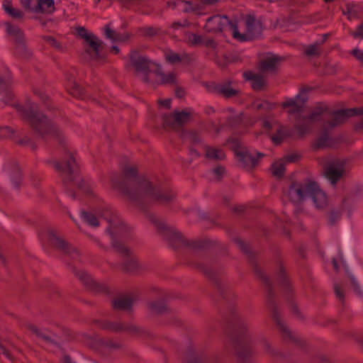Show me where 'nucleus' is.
Listing matches in <instances>:
<instances>
[{
  "label": "nucleus",
  "mask_w": 363,
  "mask_h": 363,
  "mask_svg": "<svg viewBox=\"0 0 363 363\" xmlns=\"http://www.w3.org/2000/svg\"><path fill=\"white\" fill-rule=\"evenodd\" d=\"M147 306L150 311L156 314L163 313L167 310L166 305L162 301H152Z\"/></svg>",
  "instance_id": "nucleus-43"
},
{
  "label": "nucleus",
  "mask_w": 363,
  "mask_h": 363,
  "mask_svg": "<svg viewBox=\"0 0 363 363\" xmlns=\"http://www.w3.org/2000/svg\"><path fill=\"white\" fill-rule=\"evenodd\" d=\"M330 138L329 137V129L327 128L326 125H323L322 133L316 140L315 148L320 149L330 147Z\"/></svg>",
  "instance_id": "nucleus-36"
},
{
  "label": "nucleus",
  "mask_w": 363,
  "mask_h": 363,
  "mask_svg": "<svg viewBox=\"0 0 363 363\" xmlns=\"http://www.w3.org/2000/svg\"><path fill=\"white\" fill-rule=\"evenodd\" d=\"M244 77L246 80L252 82V87L255 91H261L266 86V81L264 77L260 74L247 72L244 73Z\"/></svg>",
  "instance_id": "nucleus-30"
},
{
  "label": "nucleus",
  "mask_w": 363,
  "mask_h": 363,
  "mask_svg": "<svg viewBox=\"0 0 363 363\" xmlns=\"http://www.w3.org/2000/svg\"><path fill=\"white\" fill-rule=\"evenodd\" d=\"M295 128L298 131V134L301 136H303L310 130L311 125L308 122L304 121L302 123L296 124L295 125Z\"/></svg>",
  "instance_id": "nucleus-52"
},
{
  "label": "nucleus",
  "mask_w": 363,
  "mask_h": 363,
  "mask_svg": "<svg viewBox=\"0 0 363 363\" xmlns=\"http://www.w3.org/2000/svg\"><path fill=\"white\" fill-rule=\"evenodd\" d=\"M334 291L335 294L341 301H344L345 300V294H344V289L342 286L339 284H334Z\"/></svg>",
  "instance_id": "nucleus-55"
},
{
  "label": "nucleus",
  "mask_w": 363,
  "mask_h": 363,
  "mask_svg": "<svg viewBox=\"0 0 363 363\" xmlns=\"http://www.w3.org/2000/svg\"><path fill=\"white\" fill-rule=\"evenodd\" d=\"M70 94L77 98H83L84 96V91L82 86L75 82H73V85L70 87Z\"/></svg>",
  "instance_id": "nucleus-50"
},
{
  "label": "nucleus",
  "mask_w": 363,
  "mask_h": 363,
  "mask_svg": "<svg viewBox=\"0 0 363 363\" xmlns=\"http://www.w3.org/2000/svg\"><path fill=\"white\" fill-rule=\"evenodd\" d=\"M289 196L292 202L299 203L307 197L311 198L315 208L324 209L328 204L325 193L320 189L317 182L307 180L304 182H293L288 190Z\"/></svg>",
  "instance_id": "nucleus-6"
},
{
  "label": "nucleus",
  "mask_w": 363,
  "mask_h": 363,
  "mask_svg": "<svg viewBox=\"0 0 363 363\" xmlns=\"http://www.w3.org/2000/svg\"><path fill=\"white\" fill-rule=\"evenodd\" d=\"M342 214V209L331 208L327 213V222L330 226L335 225L341 219Z\"/></svg>",
  "instance_id": "nucleus-39"
},
{
  "label": "nucleus",
  "mask_w": 363,
  "mask_h": 363,
  "mask_svg": "<svg viewBox=\"0 0 363 363\" xmlns=\"http://www.w3.org/2000/svg\"><path fill=\"white\" fill-rule=\"evenodd\" d=\"M234 242L238 245L239 248L247 255L250 263L253 267L255 274L262 281L267 289V304L272 311V318L276 322L280 331L282 333L283 338L286 341H291L297 345L303 347L304 342L301 338L292 333L291 331L284 325L281 319V316L278 310L277 305L275 301V292L273 289L272 282L270 279L262 272L255 260V254L251 250L250 247L240 238H235Z\"/></svg>",
  "instance_id": "nucleus-3"
},
{
  "label": "nucleus",
  "mask_w": 363,
  "mask_h": 363,
  "mask_svg": "<svg viewBox=\"0 0 363 363\" xmlns=\"http://www.w3.org/2000/svg\"><path fill=\"white\" fill-rule=\"evenodd\" d=\"M206 87L209 92L217 94L225 99L239 98L242 95L238 83L233 80L228 79L220 83L212 82Z\"/></svg>",
  "instance_id": "nucleus-11"
},
{
  "label": "nucleus",
  "mask_w": 363,
  "mask_h": 363,
  "mask_svg": "<svg viewBox=\"0 0 363 363\" xmlns=\"http://www.w3.org/2000/svg\"><path fill=\"white\" fill-rule=\"evenodd\" d=\"M81 216L82 220L89 225L91 227H98L99 225L98 218L92 213L82 211Z\"/></svg>",
  "instance_id": "nucleus-42"
},
{
  "label": "nucleus",
  "mask_w": 363,
  "mask_h": 363,
  "mask_svg": "<svg viewBox=\"0 0 363 363\" xmlns=\"http://www.w3.org/2000/svg\"><path fill=\"white\" fill-rule=\"evenodd\" d=\"M308 88L302 89L301 92L297 94L295 98L287 99L282 103L281 106L284 108H289L288 113L289 114L301 113L308 99L304 94L308 92Z\"/></svg>",
  "instance_id": "nucleus-19"
},
{
  "label": "nucleus",
  "mask_w": 363,
  "mask_h": 363,
  "mask_svg": "<svg viewBox=\"0 0 363 363\" xmlns=\"http://www.w3.org/2000/svg\"><path fill=\"white\" fill-rule=\"evenodd\" d=\"M238 363H255L257 352L251 337L250 324L238 314H233L228 322L227 331Z\"/></svg>",
  "instance_id": "nucleus-4"
},
{
  "label": "nucleus",
  "mask_w": 363,
  "mask_h": 363,
  "mask_svg": "<svg viewBox=\"0 0 363 363\" xmlns=\"http://www.w3.org/2000/svg\"><path fill=\"white\" fill-rule=\"evenodd\" d=\"M11 84L10 72L7 71L4 74L0 72V105L14 107L38 137L44 140L50 138H55L62 143V132L50 119L38 111L35 104L28 103L26 106H23L12 103L14 94L11 89Z\"/></svg>",
  "instance_id": "nucleus-2"
},
{
  "label": "nucleus",
  "mask_w": 363,
  "mask_h": 363,
  "mask_svg": "<svg viewBox=\"0 0 363 363\" xmlns=\"http://www.w3.org/2000/svg\"><path fill=\"white\" fill-rule=\"evenodd\" d=\"M185 361L186 363H218L217 357L209 359L206 357H199L191 350L186 354Z\"/></svg>",
  "instance_id": "nucleus-37"
},
{
  "label": "nucleus",
  "mask_w": 363,
  "mask_h": 363,
  "mask_svg": "<svg viewBox=\"0 0 363 363\" xmlns=\"http://www.w3.org/2000/svg\"><path fill=\"white\" fill-rule=\"evenodd\" d=\"M77 34L79 37L84 39L94 52L93 58L96 60H104L105 55L101 53L104 43L98 38L94 33H88L84 27L79 26L76 28Z\"/></svg>",
  "instance_id": "nucleus-13"
},
{
  "label": "nucleus",
  "mask_w": 363,
  "mask_h": 363,
  "mask_svg": "<svg viewBox=\"0 0 363 363\" xmlns=\"http://www.w3.org/2000/svg\"><path fill=\"white\" fill-rule=\"evenodd\" d=\"M16 132V130L10 126L0 127V138H12L13 140H15Z\"/></svg>",
  "instance_id": "nucleus-44"
},
{
  "label": "nucleus",
  "mask_w": 363,
  "mask_h": 363,
  "mask_svg": "<svg viewBox=\"0 0 363 363\" xmlns=\"http://www.w3.org/2000/svg\"><path fill=\"white\" fill-rule=\"evenodd\" d=\"M228 143L232 144V150L235 152L241 167L251 169L255 168L261 158L264 156L262 152L252 153L247 150H243L240 142L237 138H230Z\"/></svg>",
  "instance_id": "nucleus-10"
},
{
  "label": "nucleus",
  "mask_w": 363,
  "mask_h": 363,
  "mask_svg": "<svg viewBox=\"0 0 363 363\" xmlns=\"http://www.w3.org/2000/svg\"><path fill=\"white\" fill-rule=\"evenodd\" d=\"M313 363H328L329 360L326 356L318 354L313 357L311 360Z\"/></svg>",
  "instance_id": "nucleus-58"
},
{
  "label": "nucleus",
  "mask_w": 363,
  "mask_h": 363,
  "mask_svg": "<svg viewBox=\"0 0 363 363\" xmlns=\"http://www.w3.org/2000/svg\"><path fill=\"white\" fill-rule=\"evenodd\" d=\"M142 35L145 37H153L159 35L161 33L160 28L153 26L144 27L140 29Z\"/></svg>",
  "instance_id": "nucleus-46"
},
{
  "label": "nucleus",
  "mask_w": 363,
  "mask_h": 363,
  "mask_svg": "<svg viewBox=\"0 0 363 363\" xmlns=\"http://www.w3.org/2000/svg\"><path fill=\"white\" fill-rule=\"evenodd\" d=\"M26 327L31 333L43 340L45 342L54 345H59V342L57 341L58 337L54 333H52L48 330L40 329L37 326L32 324H28Z\"/></svg>",
  "instance_id": "nucleus-24"
},
{
  "label": "nucleus",
  "mask_w": 363,
  "mask_h": 363,
  "mask_svg": "<svg viewBox=\"0 0 363 363\" xmlns=\"http://www.w3.org/2000/svg\"><path fill=\"white\" fill-rule=\"evenodd\" d=\"M276 133L274 135H270L269 138L275 145H280L283 140L291 136V131L286 127L280 124L277 125L275 129Z\"/></svg>",
  "instance_id": "nucleus-32"
},
{
  "label": "nucleus",
  "mask_w": 363,
  "mask_h": 363,
  "mask_svg": "<svg viewBox=\"0 0 363 363\" xmlns=\"http://www.w3.org/2000/svg\"><path fill=\"white\" fill-rule=\"evenodd\" d=\"M206 156L215 160H223L225 158V154L222 150L211 147L206 148Z\"/></svg>",
  "instance_id": "nucleus-41"
},
{
  "label": "nucleus",
  "mask_w": 363,
  "mask_h": 363,
  "mask_svg": "<svg viewBox=\"0 0 363 363\" xmlns=\"http://www.w3.org/2000/svg\"><path fill=\"white\" fill-rule=\"evenodd\" d=\"M262 347L264 350L265 352L270 357H278L279 356H281V354L280 352H279L278 351H277L276 350H274L272 347L271 344L267 340H263L262 341Z\"/></svg>",
  "instance_id": "nucleus-45"
},
{
  "label": "nucleus",
  "mask_w": 363,
  "mask_h": 363,
  "mask_svg": "<svg viewBox=\"0 0 363 363\" xmlns=\"http://www.w3.org/2000/svg\"><path fill=\"white\" fill-rule=\"evenodd\" d=\"M133 301L132 298L124 296L113 300L112 306L116 310L129 311L132 308Z\"/></svg>",
  "instance_id": "nucleus-33"
},
{
  "label": "nucleus",
  "mask_w": 363,
  "mask_h": 363,
  "mask_svg": "<svg viewBox=\"0 0 363 363\" xmlns=\"http://www.w3.org/2000/svg\"><path fill=\"white\" fill-rule=\"evenodd\" d=\"M154 73L160 77V84L177 85L178 83L177 74L174 72L164 73L160 64L157 65V68L155 69Z\"/></svg>",
  "instance_id": "nucleus-26"
},
{
  "label": "nucleus",
  "mask_w": 363,
  "mask_h": 363,
  "mask_svg": "<svg viewBox=\"0 0 363 363\" xmlns=\"http://www.w3.org/2000/svg\"><path fill=\"white\" fill-rule=\"evenodd\" d=\"M15 141L17 144L22 146L30 145L32 150H35L37 148L35 143L28 136H26L23 138L19 140H16V138Z\"/></svg>",
  "instance_id": "nucleus-51"
},
{
  "label": "nucleus",
  "mask_w": 363,
  "mask_h": 363,
  "mask_svg": "<svg viewBox=\"0 0 363 363\" xmlns=\"http://www.w3.org/2000/svg\"><path fill=\"white\" fill-rule=\"evenodd\" d=\"M246 33L241 34L238 31V21L235 20L233 25V36L240 42L253 40L259 38L263 31L261 19H257L254 15H247L245 18Z\"/></svg>",
  "instance_id": "nucleus-9"
},
{
  "label": "nucleus",
  "mask_w": 363,
  "mask_h": 363,
  "mask_svg": "<svg viewBox=\"0 0 363 363\" xmlns=\"http://www.w3.org/2000/svg\"><path fill=\"white\" fill-rule=\"evenodd\" d=\"M235 20H230L228 16H213L208 18L204 28L208 33H219L228 28L233 32V25Z\"/></svg>",
  "instance_id": "nucleus-15"
},
{
  "label": "nucleus",
  "mask_w": 363,
  "mask_h": 363,
  "mask_svg": "<svg viewBox=\"0 0 363 363\" xmlns=\"http://www.w3.org/2000/svg\"><path fill=\"white\" fill-rule=\"evenodd\" d=\"M54 167L57 172L67 175L65 178H63V183L65 185H67L68 182L74 181L75 175L78 172V166L73 154L69 155L68 160L65 164L55 162Z\"/></svg>",
  "instance_id": "nucleus-18"
},
{
  "label": "nucleus",
  "mask_w": 363,
  "mask_h": 363,
  "mask_svg": "<svg viewBox=\"0 0 363 363\" xmlns=\"http://www.w3.org/2000/svg\"><path fill=\"white\" fill-rule=\"evenodd\" d=\"M42 38L45 42L49 43L52 47L58 50L62 48L61 44L54 37L50 35H43Z\"/></svg>",
  "instance_id": "nucleus-54"
},
{
  "label": "nucleus",
  "mask_w": 363,
  "mask_h": 363,
  "mask_svg": "<svg viewBox=\"0 0 363 363\" xmlns=\"http://www.w3.org/2000/svg\"><path fill=\"white\" fill-rule=\"evenodd\" d=\"M350 279L351 284L352 285V287L354 289V292L357 295L362 296V291L361 290L360 286H359V284H358L357 281H356L355 278L352 275H350Z\"/></svg>",
  "instance_id": "nucleus-59"
},
{
  "label": "nucleus",
  "mask_w": 363,
  "mask_h": 363,
  "mask_svg": "<svg viewBox=\"0 0 363 363\" xmlns=\"http://www.w3.org/2000/svg\"><path fill=\"white\" fill-rule=\"evenodd\" d=\"M21 6L25 10L33 12V7L31 6L32 0H20Z\"/></svg>",
  "instance_id": "nucleus-61"
},
{
  "label": "nucleus",
  "mask_w": 363,
  "mask_h": 363,
  "mask_svg": "<svg viewBox=\"0 0 363 363\" xmlns=\"http://www.w3.org/2000/svg\"><path fill=\"white\" fill-rule=\"evenodd\" d=\"M203 43L204 45L207 48L216 49L217 48V43L213 39H207L204 41H203Z\"/></svg>",
  "instance_id": "nucleus-63"
},
{
  "label": "nucleus",
  "mask_w": 363,
  "mask_h": 363,
  "mask_svg": "<svg viewBox=\"0 0 363 363\" xmlns=\"http://www.w3.org/2000/svg\"><path fill=\"white\" fill-rule=\"evenodd\" d=\"M149 218L173 248L177 249L182 246H187L192 249H203L208 245L206 240H188L180 232L173 227L167 226L154 215H150Z\"/></svg>",
  "instance_id": "nucleus-7"
},
{
  "label": "nucleus",
  "mask_w": 363,
  "mask_h": 363,
  "mask_svg": "<svg viewBox=\"0 0 363 363\" xmlns=\"http://www.w3.org/2000/svg\"><path fill=\"white\" fill-rule=\"evenodd\" d=\"M97 323L101 328L114 332L126 331L131 334H138L142 331L139 327L134 325H123L109 321H98Z\"/></svg>",
  "instance_id": "nucleus-22"
},
{
  "label": "nucleus",
  "mask_w": 363,
  "mask_h": 363,
  "mask_svg": "<svg viewBox=\"0 0 363 363\" xmlns=\"http://www.w3.org/2000/svg\"><path fill=\"white\" fill-rule=\"evenodd\" d=\"M275 107V104H271L268 101H265L262 104H259L257 105V109L261 110L262 108H267V109H273Z\"/></svg>",
  "instance_id": "nucleus-62"
},
{
  "label": "nucleus",
  "mask_w": 363,
  "mask_h": 363,
  "mask_svg": "<svg viewBox=\"0 0 363 363\" xmlns=\"http://www.w3.org/2000/svg\"><path fill=\"white\" fill-rule=\"evenodd\" d=\"M48 240L50 245L62 252L77 259L79 257L77 249L60 236L56 231L50 230L48 233Z\"/></svg>",
  "instance_id": "nucleus-14"
},
{
  "label": "nucleus",
  "mask_w": 363,
  "mask_h": 363,
  "mask_svg": "<svg viewBox=\"0 0 363 363\" xmlns=\"http://www.w3.org/2000/svg\"><path fill=\"white\" fill-rule=\"evenodd\" d=\"M5 26L6 33L12 38L15 45L26 40L23 30L18 26L6 22Z\"/></svg>",
  "instance_id": "nucleus-28"
},
{
  "label": "nucleus",
  "mask_w": 363,
  "mask_h": 363,
  "mask_svg": "<svg viewBox=\"0 0 363 363\" xmlns=\"http://www.w3.org/2000/svg\"><path fill=\"white\" fill-rule=\"evenodd\" d=\"M6 13H8L13 18L16 19L22 18L24 16L23 13L21 10L15 9L13 7L7 8Z\"/></svg>",
  "instance_id": "nucleus-53"
},
{
  "label": "nucleus",
  "mask_w": 363,
  "mask_h": 363,
  "mask_svg": "<svg viewBox=\"0 0 363 363\" xmlns=\"http://www.w3.org/2000/svg\"><path fill=\"white\" fill-rule=\"evenodd\" d=\"M277 281L279 286L283 289L288 299L292 294V287L290 284L289 279L281 262L279 264V269L277 273Z\"/></svg>",
  "instance_id": "nucleus-25"
},
{
  "label": "nucleus",
  "mask_w": 363,
  "mask_h": 363,
  "mask_svg": "<svg viewBox=\"0 0 363 363\" xmlns=\"http://www.w3.org/2000/svg\"><path fill=\"white\" fill-rule=\"evenodd\" d=\"M104 34L106 38L110 39L113 42H122L127 39L123 35L112 30L108 24L104 28Z\"/></svg>",
  "instance_id": "nucleus-40"
},
{
  "label": "nucleus",
  "mask_w": 363,
  "mask_h": 363,
  "mask_svg": "<svg viewBox=\"0 0 363 363\" xmlns=\"http://www.w3.org/2000/svg\"><path fill=\"white\" fill-rule=\"evenodd\" d=\"M15 53L23 59H29L33 55L32 51L26 45V40L15 45Z\"/></svg>",
  "instance_id": "nucleus-38"
},
{
  "label": "nucleus",
  "mask_w": 363,
  "mask_h": 363,
  "mask_svg": "<svg viewBox=\"0 0 363 363\" xmlns=\"http://www.w3.org/2000/svg\"><path fill=\"white\" fill-rule=\"evenodd\" d=\"M130 64L134 69L135 74L140 77L142 81L146 84L151 83L149 75L152 72H154L157 65H159L136 50L130 53Z\"/></svg>",
  "instance_id": "nucleus-8"
},
{
  "label": "nucleus",
  "mask_w": 363,
  "mask_h": 363,
  "mask_svg": "<svg viewBox=\"0 0 363 363\" xmlns=\"http://www.w3.org/2000/svg\"><path fill=\"white\" fill-rule=\"evenodd\" d=\"M34 94L41 99V101L48 107V108H50V106L49 104L50 99L45 94H44L43 91H41L40 90H38V89H35Z\"/></svg>",
  "instance_id": "nucleus-56"
},
{
  "label": "nucleus",
  "mask_w": 363,
  "mask_h": 363,
  "mask_svg": "<svg viewBox=\"0 0 363 363\" xmlns=\"http://www.w3.org/2000/svg\"><path fill=\"white\" fill-rule=\"evenodd\" d=\"M189 41L192 45H197L203 43V39L201 35L191 33L189 37Z\"/></svg>",
  "instance_id": "nucleus-57"
},
{
  "label": "nucleus",
  "mask_w": 363,
  "mask_h": 363,
  "mask_svg": "<svg viewBox=\"0 0 363 363\" xmlns=\"http://www.w3.org/2000/svg\"><path fill=\"white\" fill-rule=\"evenodd\" d=\"M113 186L126 196L143 210L153 204L169 205L177 198L172 189L153 184L138 175L135 166H125L121 174H113Z\"/></svg>",
  "instance_id": "nucleus-1"
},
{
  "label": "nucleus",
  "mask_w": 363,
  "mask_h": 363,
  "mask_svg": "<svg viewBox=\"0 0 363 363\" xmlns=\"http://www.w3.org/2000/svg\"><path fill=\"white\" fill-rule=\"evenodd\" d=\"M328 113L332 116V118L330 121L325 122L323 125H326L328 129H332L345 123L350 117L363 115V107L340 109L334 111L328 110Z\"/></svg>",
  "instance_id": "nucleus-12"
},
{
  "label": "nucleus",
  "mask_w": 363,
  "mask_h": 363,
  "mask_svg": "<svg viewBox=\"0 0 363 363\" xmlns=\"http://www.w3.org/2000/svg\"><path fill=\"white\" fill-rule=\"evenodd\" d=\"M183 11L184 13H200L203 11V6L198 1H184Z\"/></svg>",
  "instance_id": "nucleus-35"
},
{
  "label": "nucleus",
  "mask_w": 363,
  "mask_h": 363,
  "mask_svg": "<svg viewBox=\"0 0 363 363\" xmlns=\"http://www.w3.org/2000/svg\"><path fill=\"white\" fill-rule=\"evenodd\" d=\"M272 174L277 177L281 178L284 175L285 172V165L284 163H274L272 166Z\"/></svg>",
  "instance_id": "nucleus-47"
},
{
  "label": "nucleus",
  "mask_w": 363,
  "mask_h": 363,
  "mask_svg": "<svg viewBox=\"0 0 363 363\" xmlns=\"http://www.w3.org/2000/svg\"><path fill=\"white\" fill-rule=\"evenodd\" d=\"M192 112L186 110L174 111L172 114L163 116V125L171 128H180L187 123L191 118Z\"/></svg>",
  "instance_id": "nucleus-17"
},
{
  "label": "nucleus",
  "mask_w": 363,
  "mask_h": 363,
  "mask_svg": "<svg viewBox=\"0 0 363 363\" xmlns=\"http://www.w3.org/2000/svg\"><path fill=\"white\" fill-rule=\"evenodd\" d=\"M301 156L296 153L289 154L285 156L284 160L286 162H296L300 159Z\"/></svg>",
  "instance_id": "nucleus-60"
},
{
  "label": "nucleus",
  "mask_w": 363,
  "mask_h": 363,
  "mask_svg": "<svg viewBox=\"0 0 363 363\" xmlns=\"http://www.w3.org/2000/svg\"><path fill=\"white\" fill-rule=\"evenodd\" d=\"M5 169L9 172L11 179L15 188L19 189L22 182L23 177L21 169L16 162H13L5 166Z\"/></svg>",
  "instance_id": "nucleus-27"
},
{
  "label": "nucleus",
  "mask_w": 363,
  "mask_h": 363,
  "mask_svg": "<svg viewBox=\"0 0 363 363\" xmlns=\"http://www.w3.org/2000/svg\"><path fill=\"white\" fill-rule=\"evenodd\" d=\"M55 10L54 0H38L33 7V12L37 13L52 14Z\"/></svg>",
  "instance_id": "nucleus-29"
},
{
  "label": "nucleus",
  "mask_w": 363,
  "mask_h": 363,
  "mask_svg": "<svg viewBox=\"0 0 363 363\" xmlns=\"http://www.w3.org/2000/svg\"><path fill=\"white\" fill-rule=\"evenodd\" d=\"M345 174V162L336 161L325 168V175L333 185H335Z\"/></svg>",
  "instance_id": "nucleus-21"
},
{
  "label": "nucleus",
  "mask_w": 363,
  "mask_h": 363,
  "mask_svg": "<svg viewBox=\"0 0 363 363\" xmlns=\"http://www.w3.org/2000/svg\"><path fill=\"white\" fill-rule=\"evenodd\" d=\"M353 37L363 38V23L357 27V30L353 33Z\"/></svg>",
  "instance_id": "nucleus-64"
},
{
  "label": "nucleus",
  "mask_w": 363,
  "mask_h": 363,
  "mask_svg": "<svg viewBox=\"0 0 363 363\" xmlns=\"http://www.w3.org/2000/svg\"><path fill=\"white\" fill-rule=\"evenodd\" d=\"M194 265L196 269H199L201 272H203L206 277H207L208 279H210L215 283L220 295L223 296V298H225V290L219 279L220 272L216 267L214 264L212 262H196L194 264Z\"/></svg>",
  "instance_id": "nucleus-16"
},
{
  "label": "nucleus",
  "mask_w": 363,
  "mask_h": 363,
  "mask_svg": "<svg viewBox=\"0 0 363 363\" xmlns=\"http://www.w3.org/2000/svg\"><path fill=\"white\" fill-rule=\"evenodd\" d=\"M328 109L329 108L325 105H321V106H316L314 108V109L312 111V112L308 116H304L303 118V119L304 121L307 119V120L310 121L311 122L320 121L321 116L323 114L328 113Z\"/></svg>",
  "instance_id": "nucleus-34"
},
{
  "label": "nucleus",
  "mask_w": 363,
  "mask_h": 363,
  "mask_svg": "<svg viewBox=\"0 0 363 363\" xmlns=\"http://www.w3.org/2000/svg\"><path fill=\"white\" fill-rule=\"evenodd\" d=\"M101 216L108 223L106 232L111 237L112 247L125 258L124 269L129 272L135 271L139 267L137 259L133 257L132 251L120 240H127L132 238L130 228L128 227L111 208H105L101 213Z\"/></svg>",
  "instance_id": "nucleus-5"
},
{
  "label": "nucleus",
  "mask_w": 363,
  "mask_h": 363,
  "mask_svg": "<svg viewBox=\"0 0 363 363\" xmlns=\"http://www.w3.org/2000/svg\"><path fill=\"white\" fill-rule=\"evenodd\" d=\"M279 124V123L274 120L269 121L267 119H264L262 122V128L264 129V132L269 136L271 135L269 132L273 129H276L277 125Z\"/></svg>",
  "instance_id": "nucleus-49"
},
{
  "label": "nucleus",
  "mask_w": 363,
  "mask_h": 363,
  "mask_svg": "<svg viewBox=\"0 0 363 363\" xmlns=\"http://www.w3.org/2000/svg\"><path fill=\"white\" fill-rule=\"evenodd\" d=\"M164 56L166 62L170 65H176L179 63L189 65L192 61V57L191 55L186 52H182L181 54L177 53L171 49H165L164 50Z\"/></svg>",
  "instance_id": "nucleus-23"
},
{
  "label": "nucleus",
  "mask_w": 363,
  "mask_h": 363,
  "mask_svg": "<svg viewBox=\"0 0 363 363\" xmlns=\"http://www.w3.org/2000/svg\"><path fill=\"white\" fill-rule=\"evenodd\" d=\"M73 272L90 290L98 294H108V287L94 280L86 272L73 268Z\"/></svg>",
  "instance_id": "nucleus-20"
},
{
  "label": "nucleus",
  "mask_w": 363,
  "mask_h": 363,
  "mask_svg": "<svg viewBox=\"0 0 363 363\" xmlns=\"http://www.w3.org/2000/svg\"><path fill=\"white\" fill-rule=\"evenodd\" d=\"M321 43L316 42L314 44L308 45L305 50V54L309 57L319 56L320 55V52L319 50V47Z\"/></svg>",
  "instance_id": "nucleus-48"
},
{
  "label": "nucleus",
  "mask_w": 363,
  "mask_h": 363,
  "mask_svg": "<svg viewBox=\"0 0 363 363\" xmlns=\"http://www.w3.org/2000/svg\"><path fill=\"white\" fill-rule=\"evenodd\" d=\"M284 60L283 57L279 56H272L267 57L261 61L259 69L262 72H274L277 68V65Z\"/></svg>",
  "instance_id": "nucleus-31"
}]
</instances>
